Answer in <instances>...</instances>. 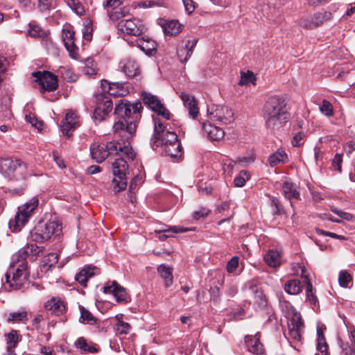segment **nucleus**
<instances>
[{"label": "nucleus", "mask_w": 355, "mask_h": 355, "mask_svg": "<svg viewBox=\"0 0 355 355\" xmlns=\"http://www.w3.org/2000/svg\"><path fill=\"white\" fill-rule=\"evenodd\" d=\"M121 5V0H107L103 4L105 8L116 10Z\"/></svg>", "instance_id": "nucleus-64"}, {"label": "nucleus", "mask_w": 355, "mask_h": 355, "mask_svg": "<svg viewBox=\"0 0 355 355\" xmlns=\"http://www.w3.org/2000/svg\"><path fill=\"white\" fill-rule=\"evenodd\" d=\"M137 45L146 55H153L156 52L157 44L154 40L140 38L137 40Z\"/></svg>", "instance_id": "nucleus-31"}, {"label": "nucleus", "mask_w": 355, "mask_h": 355, "mask_svg": "<svg viewBox=\"0 0 355 355\" xmlns=\"http://www.w3.org/2000/svg\"><path fill=\"white\" fill-rule=\"evenodd\" d=\"M141 96L144 103L147 105L152 110L157 112L159 115L168 119L170 116L169 112L164 107L160 101L156 96L152 95L146 92H143Z\"/></svg>", "instance_id": "nucleus-11"}, {"label": "nucleus", "mask_w": 355, "mask_h": 355, "mask_svg": "<svg viewBox=\"0 0 355 355\" xmlns=\"http://www.w3.org/2000/svg\"><path fill=\"white\" fill-rule=\"evenodd\" d=\"M282 191L286 198L299 199L300 193L297 190V187L291 181L286 180L282 185Z\"/></svg>", "instance_id": "nucleus-28"}, {"label": "nucleus", "mask_w": 355, "mask_h": 355, "mask_svg": "<svg viewBox=\"0 0 355 355\" xmlns=\"http://www.w3.org/2000/svg\"><path fill=\"white\" fill-rule=\"evenodd\" d=\"M141 96L144 103L147 105L152 110L157 112L159 115L168 119L170 116L169 112L164 107L160 101L156 96L152 95L146 92H143Z\"/></svg>", "instance_id": "nucleus-12"}, {"label": "nucleus", "mask_w": 355, "mask_h": 355, "mask_svg": "<svg viewBox=\"0 0 355 355\" xmlns=\"http://www.w3.org/2000/svg\"><path fill=\"white\" fill-rule=\"evenodd\" d=\"M121 69L123 72L129 78L136 77L140 73L137 63L132 60H126L121 66Z\"/></svg>", "instance_id": "nucleus-32"}, {"label": "nucleus", "mask_w": 355, "mask_h": 355, "mask_svg": "<svg viewBox=\"0 0 355 355\" xmlns=\"http://www.w3.org/2000/svg\"><path fill=\"white\" fill-rule=\"evenodd\" d=\"M302 332L303 331L294 330L293 327H292V329L288 330L287 338L293 342H300Z\"/></svg>", "instance_id": "nucleus-55"}, {"label": "nucleus", "mask_w": 355, "mask_h": 355, "mask_svg": "<svg viewBox=\"0 0 355 355\" xmlns=\"http://www.w3.org/2000/svg\"><path fill=\"white\" fill-rule=\"evenodd\" d=\"M83 71L88 76H92L96 73L97 67L94 60L89 58L86 60Z\"/></svg>", "instance_id": "nucleus-49"}, {"label": "nucleus", "mask_w": 355, "mask_h": 355, "mask_svg": "<svg viewBox=\"0 0 355 355\" xmlns=\"http://www.w3.org/2000/svg\"><path fill=\"white\" fill-rule=\"evenodd\" d=\"M343 156L341 154L336 153L332 159V166L335 170L341 172L342 169Z\"/></svg>", "instance_id": "nucleus-60"}, {"label": "nucleus", "mask_w": 355, "mask_h": 355, "mask_svg": "<svg viewBox=\"0 0 355 355\" xmlns=\"http://www.w3.org/2000/svg\"><path fill=\"white\" fill-rule=\"evenodd\" d=\"M103 292L112 294L119 302H124L126 300L125 289L116 281L107 282L103 287Z\"/></svg>", "instance_id": "nucleus-19"}, {"label": "nucleus", "mask_w": 355, "mask_h": 355, "mask_svg": "<svg viewBox=\"0 0 355 355\" xmlns=\"http://www.w3.org/2000/svg\"><path fill=\"white\" fill-rule=\"evenodd\" d=\"M40 252V250L36 244H28L19 251V256L22 260L26 259L28 257L33 259V257L39 255Z\"/></svg>", "instance_id": "nucleus-34"}, {"label": "nucleus", "mask_w": 355, "mask_h": 355, "mask_svg": "<svg viewBox=\"0 0 355 355\" xmlns=\"http://www.w3.org/2000/svg\"><path fill=\"white\" fill-rule=\"evenodd\" d=\"M129 12H130V9L126 7L121 8L119 10H114V11L107 10V14L110 17V19L112 21L119 20L121 18L128 15Z\"/></svg>", "instance_id": "nucleus-45"}, {"label": "nucleus", "mask_w": 355, "mask_h": 355, "mask_svg": "<svg viewBox=\"0 0 355 355\" xmlns=\"http://www.w3.org/2000/svg\"><path fill=\"white\" fill-rule=\"evenodd\" d=\"M157 272L163 279L166 287L171 286L173 283V268L165 264H160L157 267Z\"/></svg>", "instance_id": "nucleus-29"}, {"label": "nucleus", "mask_w": 355, "mask_h": 355, "mask_svg": "<svg viewBox=\"0 0 355 355\" xmlns=\"http://www.w3.org/2000/svg\"><path fill=\"white\" fill-rule=\"evenodd\" d=\"M135 19H121L118 24V29L128 35L137 36L142 33L140 24L136 23Z\"/></svg>", "instance_id": "nucleus-18"}, {"label": "nucleus", "mask_w": 355, "mask_h": 355, "mask_svg": "<svg viewBox=\"0 0 355 355\" xmlns=\"http://www.w3.org/2000/svg\"><path fill=\"white\" fill-rule=\"evenodd\" d=\"M0 171L6 178L15 181L25 180L28 174L26 164L12 157L0 159Z\"/></svg>", "instance_id": "nucleus-4"}, {"label": "nucleus", "mask_w": 355, "mask_h": 355, "mask_svg": "<svg viewBox=\"0 0 355 355\" xmlns=\"http://www.w3.org/2000/svg\"><path fill=\"white\" fill-rule=\"evenodd\" d=\"M164 33L169 36H175L182 31V26L178 20H170L162 25Z\"/></svg>", "instance_id": "nucleus-30"}, {"label": "nucleus", "mask_w": 355, "mask_h": 355, "mask_svg": "<svg viewBox=\"0 0 355 355\" xmlns=\"http://www.w3.org/2000/svg\"><path fill=\"white\" fill-rule=\"evenodd\" d=\"M235 163L236 162L232 159L225 158L223 160V168L224 173H227V175H230L233 171Z\"/></svg>", "instance_id": "nucleus-57"}, {"label": "nucleus", "mask_w": 355, "mask_h": 355, "mask_svg": "<svg viewBox=\"0 0 355 355\" xmlns=\"http://www.w3.org/2000/svg\"><path fill=\"white\" fill-rule=\"evenodd\" d=\"M299 24L301 27L306 29H313L315 28L312 16L301 18L299 21Z\"/></svg>", "instance_id": "nucleus-54"}, {"label": "nucleus", "mask_w": 355, "mask_h": 355, "mask_svg": "<svg viewBox=\"0 0 355 355\" xmlns=\"http://www.w3.org/2000/svg\"><path fill=\"white\" fill-rule=\"evenodd\" d=\"M352 279V276L346 270H341L339 272L338 282L342 287H347Z\"/></svg>", "instance_id": "nucleus-52"}, {"label": "nucleus", "mask_w": 355, "mask_h": 355, "mask_svg": "<svg viewBox=\"0 0 355 355\" xmlns=\"http://www.w3.org/2000/svg\"><path fill=\"white\" fill-rule=\"evenodd\" d=\"M317 349L322 354L326 355L327 352V345L321 328L317 329Z\"/></svg>", "instance_id": "nucleus-40"}, {"label": "nucleus", "mask_w": 355, "mask_h": 355, "mask_svg": "<svg viewBox=\"0 0 355 355\" xmlns=\"http://www.w3.org/2000/svg\"><path fill=\"white\" fill-rule=\"evenodd\" d=\"M39 203L37 197L32 198L28 202L23 206L19 207L13 220L9 223L10 226H14L15 232L21 230V228L28 222L29 218L33 214L35 209L37 207Z\"/></svg>", "instance_id": "nucleus-7"}, {"label": "nucleus", "mask_w": 355, "mask_h": 355, "mask_svg": "<svg viewBox=\"0 0 355 355\" xmlns=\"http://www.w3.org/2000/svg\"><path fill=\"white\" fill-rule=\"evenodd\" d=\"M62 40L65 48L70 56L74 57L76 46L74 44V31L69 26H65L62 30Z\"/></svg>", "instance_id": "nucleus-25"}, {"label": "nucleus", "mask_w": 355, "mask_h": 355, "mask_svg": "<svg viewBox=\"0 0 355 355\" xmlns=\"http://www.w3.org/2000/svg\"><path fill=\"white\" fill-rule=\"evenodd\" d=\"M154 125V133L150 141L153 149L159 146L163 148L179 141L176 133L173 131L166 130L165 127L159 120L155 119Z\"/></svg>", "instance_id": "nucleus-6"}, {"label": "nucleus", "mask_w": 355, "mask_h": 355, "mask_svg": "<svg viewBox=\"0 0 355 355\" xmlns=\"http://www.w3.org/2000/svg\"><path fill=\"white\" fill-rule=\"evenodd\" d=\"M180 97L183 101L184 107L187 109L189 114L193 119H196L199 113L196 98L187 93H181Z\"/></svg>", "instance_id": "nucleus-26"}, {"label": "nucleus", "mask_w": 355, "mask_h": 355, "mask_svg": "<svg viewBox=\"0 0 355 355\" xmlns=\"http://www.w3.org/2000/svg\"><path fill=\"white\" fill-rule=\"evenodd\" d=\"M101 85L104 87L105 92L115 97L124 96L130 92V87L125 83H108L107 80H103Z\"/></svg>", "instance_id": "nucleus-14"}, {"label": "nucleus", "mask_w": 355, "mask_h": 355, "mask_svg": "<svg viewBox=\"0 0 355 355\" xmlns=\"http://www.w3.org/2000/svg\"><path fill=\"white\" fill-rule=\"evenodd\" d=\"M162 149L166 155L171 157L177 158L182 155V147L179 141L165 146Z\"/></svg>", "instance_id": "nucleus-37"}, {"label": "nucleus", "mask_w": 355, "mask_h": 355, "mask_svg": "<svg viewBox=\"0 0 355 355\" xmlns=\"http://www.w3.org/2000/svg\"><path fill=\"white\" fill-rule=\"evenodd\" d=\"M255 160V155L254 153H251L248 156H244L239 157L236 162L241 164V166H247L249 164H252Z\"/></svg>", "instance_id": "nucleus-56"}, {"label": "nucleus", "mask_w": 355, "mask_h": 355, "mask_svg": "<svg viewBox=\"0 0 355 355\" xmlns=\"http://www.w3.org/2000/svg\"><path fill=\"white\" fill-rule=\"evenodd\" d=\"M33 76L35 78V80L38 83L42 92L53 91L58 87L57 76L49 71L34 72Z\"/></svg>", "instance_id": "nucleus-10"}, {"label": "nucleus", "mask_w": 355, "mask_h": 355, "mask_svg": "<svg viewBox=\"0 0 355 355\" xmlns=\"http://www.w3.org/2000/svg\"><path fill=\"white\" fill-rule=\"evenodd\" d=\"M306 282V299L307 300L313 305L318 306V300L317 297L314 295L313 290V286L311 283L310 282V280L309 279L307 276H304Z\"/></svg>", "instance_id": "nucleus-42"}, {"label": "nucleus", "mask_w": 355, "mask_h": 355, "mask_svg": "<svg viewBox=\"0 0 355 355\" xmlns=\"http://www.w3.org/2000/svg\"><path fill=\"white\" fill-rule=\"evenodd\" d=\"M332 15L330 12H318L312 16L315 28L322 24L324 21L330 19Z\"/></svg>", "instance_id": "nucleus-46"}, {"label": "nucleus", "mask_w": 355, "mask_h": 355, "mask_svg": "<svg viewBox=\"0 0 355 355\" xmlns=\"http://www.w3.org/2000/svg\"><path fill=\"white\" fill-rule=\"evenodd\" d=\"M194 230V227L184 228L180 226H173L168 229L156 230L155 232L159 234L158 239L160 241H164L168 237L171 236L173 234L183 233L189 231H193Z\"/></svg>", "instance_id": "nucleus-27"}, {"label": "nucleus", "mask_w": 355, "mask_h": 355, "mask_svg": "<svg viewBox=\"0 0 355 355\" xmlns=\"http://www.w3.org/2000/svg\"><path fill=\"white\" fill-rule=\"evenodd\" d=\"M250 178V175L247 171H241L238 176H236L234 180V185L238 187H243L246 180Z\"/></svg>", "instance_id": "nucleus-51"}, {"label": "nucleus", "mask_w": 355, "mask_h": 355, "mask_svg": "<svg viewBox=\"0 0 355 355\" xmlns=\"http://www.w3.org/2000/svg\"><path fill=\"white\" fill-rule=\"evenodd\" d=\"M203 133L211 141H218L223 138L225 132L223 129L209 123L202 124Z\"/></svg>", "instance_id": "nucleus-24"}, {"label": "nucleus", "mask_w": 355, "mask_h": 355, "mask_svg": "<svg viewBox=\"0 0 355 355\" xmlns=\"http://www.w3.org/2000/svg\"><path fill=\"white\" fill-rule=\"evenodd\" d=\"M28 320L26 311L10 312L6 315V321L12 323H26Z\"/></svg>", "instance_id": "nucleus-35"}, {"label": "nucleus", "mask_w": 355, "mask_h": 355, "mask_svg": "<svg viewBox=\"0 0 355 355\" xmlns=\"http://www.w3.org/2000/svg\"><path fill=\"white\" fill-rule=\"evenodd\" d=\"M75 344L77 348L80 349L84 352H88L91 353H95L98 352V349L95 347L88 345L86 340L83 338H78Z\"/></svg>", "instance_id": "nucleus-47"}, {"label": "nucleus", "mask_w": 355, "mask_h": 355, "mask_svg": "<svg viewBox=\"0 0 355 355\" xmlns=\"http://www.w3.org/2000/svg\"><path fill=\"white\" fill-rule=\"evenodd\" d=\"M33 237L37 241H46L60 236L62 225L58 220L40 221L35 227Z\"/></svg>", "instance_id": "nucleus-5"}, {"label": "nucleus", "mask_w": 355, "mask_h": 355, "mask_svg": "<svg viewBox=\"0 0 355 355\" xmlns=\"http://www.w3.org/2000/svg\"><path fill=\"white\" fill-rule=\"evenodd\" d=\"M98 101L97 106L93 112V119L96 121L101 122L111 112L113 103L111 99L107 96H101Z\"/></svg>", "instance_id": "nucleus-13"}, {"label": "nucleus", "mask_w": 355, "mask_h": 355, "mask_svg": "<svg viewBox=\"0 0 355 355\" xmlns=\"http://www.w3.org/2000/svg\"><path fill=\"white\" fill-rule=\"evenodd\" d=\"M210 119L219 121L223 124H229L234 121L232 110L225 105H211L207 108Z\"/></svg>", "instance_id": "nucleus-9"}, {"label": "nucleus", "mask_w": 355, "mask_h": 355, "mask_svg": "<svg viewBox=\"0 0 355 355\" xmlns=\"http://www.w3.org/2000/svg\"><path fill=\"white\" fill-rule=\"evenodd\" d=\"M239 266V258L237 257H232L226 265L227 271L229 272H233L236 270Z\"/></svg>", "instance_id": "nucleus-59"}, {"label": "nucleus", "mask_w": 355, "mask_h": 355, "mask_svg": "<svg viewBox=\"0 0 355 355\" xmlns=\"http://www.w3.org/2000/svg\"><path fill=\"white\" fill-rule=\"evenodd\" d=\"M5 337L7 343V349L8 351H10L16 347L19 341L17 331L12 330L11 332L6 334Z\"/></svg>", "instance_id": "nucleus-43"}, {"label": "nucleus", "mask_w": 355, "mask_h": 355, "mask_svg": "<svg viewBox=\"0 0 355 355\" xmlns=\"http://www.w3.org/2000/svg\"><path fill=\"white\" fill-rule=\"evenodd\" d=\"M256 78L253 74V73L248 71V73H241V80L239 81V85H247L249 83H252L253 84H255Z\"/></svg>", "instance_id": "nucleus-53"}, {"label": "nucleus", "mask_w": 355, "mask_h": 355, "mask_svg": "<svg viewBox=\"0 0 355 355\" xmlns=\"http://www.w3.org/2000/svg\"><path fill=\"white\" fill-rule=\"evenodd\" d=\"M78 125V119L76 114L70 111L66 114L64 119L62 121L61 129L62 133L69 138L71 136V131H73Z\"/></svg>", "instance_id": "nucleus-20"}, {"label": "nucleus", "mask_w": 355, "mask_h": 355, "mask_svg": "<svg viewBox=\"0 0 355 355\" xmlns=\"http://www.w3.org/2000/svg\"><path fill=\"white\" fill-rule=\"evenodd\" d=\"M319 110L324 116L330 117L334 115L333 106L331 103L326 99L322 100L320 105Z\"/></svg>", "instance_id": "nucleus-48"}, {"label": "nucleus", "mask_w": 355, "mask_h": 355, "mask_svg": "<svg viewBox=\"0 0 355 355\" xmlns=\"http://www.w3.org/2000/svg\"><path fill=\"white\" fill-rule=\"evenodd\" d=\"M263 116L268 128L275 129L289 120L285 100L279 96L268 98L263 107Z\"/></svg>", "instance_id": "nucleus-3"}, {"label": "nucleus", "mask_w": 355, "mask_h": 355, "mask_svg": "<svg viewBox=\"0 0 355 355\" xmlns=\"http://www.w3.org/2000/svg\"><path fill=\"white\" fill-rule=\"evenodd\" d=\"M197 42V39H193L189 40L186 42L182 41L179 44L177 49V54L181 62H186L191 58Z\"/></svg>", "instance_id": "nucleus-15"}, {"label": "nucleus", "mask_w": 355, "mask_h": 355, "mask_svg": "<svg viewBox=\"0 0 355 355\" xmlns=\"http://www.w3.org/2000/svg\"><path fill=\"white\" fill-rule=\"evenodd\" d=\"M29 35L34 37H44L46 35V32L35 22H31L29 24Z\"/></svg>", "instance_id": "nucleus-44"}, {"label": "nucleus", "mask_w": 355, "mask_h": 355, "mask_svg": "<svg viewBox=\"0 0 355 355\" xmlns=\"http://www.w3.org/2000/svg\"><path fill=\"white\" fill-rule=\"evenodd\" d=\"M112 173L115 177L113 182H116V178H125L128 173V165L124 157L116 159L112 164Z\"/></svg>", "instance_id": "nucleus-22"}, {"label": "nucleus", "mask_w": 355, "mask_h": 355, "mask_svg": "<svg viewBox=\"0 0 355 355\" xmlns=\"http://www.w3.org/2000/svg\"><path fill=\"white\" fill-rule=\"evenodd\" d=\"M245 288L254 295L255 302L260 308H265L267 306L266 297L259 288L257 281L253 279L248 282L245 284Z\"/></svg>", "instance_id": "nucleus-16"}, {"label": "nucleus", "mask_w": 355, "mask_h": 355, "mask_svg": "<svg viewBox=\"0 0 355 355\" xmlns=\"http://www.w3.org/2000/svg\"><path fill=\"white\" fill-rule=\"evenodd\" d=\"M6 282L15 290L24 288L28 284V272L27 264L22 262L19 267L12 272V278L10 279V275L6 274Z\"/></svg>", "instance_id": "nucleus-8"}, {"label": "nucleus", "mask_w": 355, "mask_h": 355, "mask_svg": "<svg viewBox=\"0 0 355 355\" xmlns=\"http://www.w3.org/2000/svg\"><path fill=\"white\" fill-rule=\"evenodd\" d=\"M293 327L294 330L297 331H303L304 330V323L302 322L301 315L299 313H293L291 318L289 319L288 322V330L292 329Z\"/></svg>", "instance_id": "nucleus-38"}, {"label": "nucleus", "mask_w": 355, "mask_h": 355, "mask_svg": "<svg viewBox=\"0 0 355 355\" xmlns=\"http://www.w3.org/2000/svg\"><path fill=\"white\" fill-rule=\"evenodd\" d=\"M301 282L298 279L288 280L284 285L285 291L291 295H297L302 291Z\"/></svg>", "instance_id": "nucleus-39"}, {"label": "nucleus", "mask_w": 355, "mask_h": 355, "mask_svg": "<svg viewBox=\"0 0 355 355\" xmlns=\"http://www.w3.org/2000/svg\"><path fill=\"white\" fill-rule=\"evenodd\" d=\"M142 108L140 102L130 103L122 101L115 107V114L122 120L116 122L113 125L115 133L125 140L130 139L136 132V121L139 117V112Z\"/></svg>", "instance_id": "nucleus-1"}, {"label": "nucleus", "mask_w": 355, "mask_h": 355, "mask_svg": "<svg viewBox=\"0 0 355 355\" xmlns=\"http://www.w3.org/2000/svg\"><path fill=\"white\" fill-rule=\"evenodd\" d=\"M52 0H38V7L42 12L49 10L52 6Z\"/></svg>", "instance_id": "nucleus-62"}, {"label": "nucleus", "mask_w": 355, "mask_h": 355, "mask_svg": "<svg viewBox=\"0 0 355 355\" xmlns=\"http://www.w3.org/2000/svg\"><path fill=\"white\" fill-rule=\"evenodd\" d=\"M130 329V326L128 323L123 321H119L117 324L116 331L120 334H127Z\"/></svg>", "instance_id": "nucleus-61"}, {"label": "nucleus", "mask_w": 355, "mask_h": 355, "mask_svg": "<svg viewBox=\"0 0 355 355\" xmlns=\"http://www.w3.org/2000/svg\"><path fill=\"white\" fill-rule=\"evenodd\" d=\"M264 261L270 267H278L281 263L280 254L277 250H269L264 255Z\"/></svg>", "instance_id": "nucleus-33"}, {"label": "nucleus", "mask_w": 355, "mask_h": 355, "mask_svg": "<svg viewBox=\"0 0 355 355\" xmlns=\"http://www.w3.org/2000/svg\"><path fill=\"white\" fill-rule=\"evenodd\" d=\"M80 311V321L89 324H94L97 322V319L85 307L79 306Z\"/></svg>", "instance_id": "nucleus-41"}, {"label": "nucleus", "mask_w": 355, "mask_h": 355, "mask_svg": "<svg viewBox=\"0 0 355 355\" xmlns=\"http://www.w3.org/2000/svg\"><path fill=\"white\" fill-rule=\"evenodd\" d=\"M67 5L77 15H82L85 12L84 7L78 0H68Z\"/></svg>", "instance_id": "nucleus-50"}, {"label": "nucleus", "mask_w": 355, "mask_h": 355, "mask_svg": "<svg viewBox=\"0 0 355 355\" xmlns=\"http://www.w3.org/2000/svg\"><path fill=\"white\" fill-rule=\"evenodd\" d=\"M210 211L205 207H200L193 213V218L196 220L203 218L208 216Z\"/></svg>", "instance_id": "nucleus-58"}, {"label": "nucleus", "mask_w": 355, "mask_h": 355, "mask_svg": "<svg viewBox=\"0 0 355 355\" xmlns=\"http://www.w3.org/2000/svg\"><path fill=\"white\" fill-rule=\"evenodd\" d=\"M98 273V268L94 266H84L79 272L76 274L75 279L81 286L86 287L88 279Z\"/></svg>", "instance_id": "nucleus-21"}, {"label": "nucleus", "mask_w": 355, "mask_h": 355, "mask_svg": "<svg viewBox=\"0 0 355 355\" xmlns=\"http://www.w3.org/2000/svg\"><path fill=\"white\" fill-rule=\"evenodd\" d=\"M287 160V155L283 150L279 149L269 155L268 162L271 166L284 164Z\"/></svg>", "instance_id": "nucleus-36"}, {"label": "nucleus", "mask_w": 355, "mask_h": 355, "mask_svg": "<svg viewBox=\"0 0 355 355\" xmlns=\"http://www.w3.org/2000/svg\"><path fill=\"white\" fill-rule=\"evenodd\" d=\"M60 73L63 78L67 79L68 81L71 82L76 80L75 75H73L69 69H67L64 67H61Z\"/></svg>", "instance_id": "nucleus-63"}, {"label": "nucleus", "mask_w": 355, "mask_h": 355, "mask_svg": "<svg viewBox=\"0 0 355 355\" xmlns=\"http://www.w3.org/2000/svg\"><path fill=\"white\" fill-rule=\"evenodd\" d=\"M245 343L249 352L256 355H263L265 350L263 345L260 342L259 333H257L254 336H246Z\"/></svg>", "instance_id": "nucleus-17"}, {"label": "nucleus", "mask_w": 355, "mask_h": 355, "mask_svg": "<svg viewBox=\"0 0 355 355\" xmlns=\"http://www.w3.org/2000/svg\"><path fill=\"white\" fill-rule=\"evenodd\" d=\"M89 150L92 159L97 163L103 162L112 155L124 156L132 160L135 157L128 140L123 142L113 141L106 144L94 141L91 144Z\"/></svg>", "instance_id": "nucleus-2"}, {"label": "nucleus", "mask_w": 355, "mask_h": 355, "mask_svg": "<svg viewBox=\"0 0 355 355\" xmlns=\"http://www.w3.org/2000/svg\"><path fill=\"white\" fill-rule=\"evenodd\" d=\"M44 309L47 311L56 315H62L65 311V304L58 297H52L44 304Z\"/></svg>", "instance_id": "nucleus-23"}]
</instances>
